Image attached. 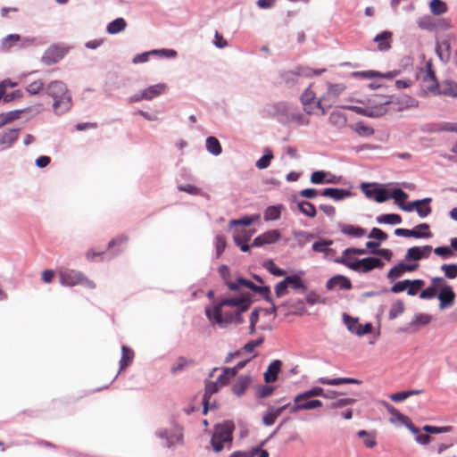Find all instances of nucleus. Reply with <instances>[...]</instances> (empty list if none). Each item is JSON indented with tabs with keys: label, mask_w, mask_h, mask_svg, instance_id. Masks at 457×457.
Wrapping results in <instances>:
<instances>
[{
	"label": "nucleus",
	"mask_w": 457,
	"mask_h": 457,
	"mask_svg": "<svg viewBox=\"0 0 457 457\" xmlns=\"http://www.w3.org/2000/svg\"><path fill=\"white\" fill-rule=\"evenodd\" d=\"M205 145L206 149L213 155H219L222 152V147L219 140L214 137H208Z\"/></svg>",
	"instance_id": "obj_37"
},
{
	"label": "nucleus",
	"mask_w": 457,
	"mask_h": 457,
	"mask_svg": "<svg viewBox=\"0 0 457 457\" xmlns=\"http://www.w3.org/2000/svg\"><path fill=\"white\" fill-rule=\"evenodd\" d=\"M345 87L343 84H330L327 92L317 101L318 109L321 114H326L327 111L336 103L337 98L344 92Z\"/></svg>",
	"instance_id": "obj_5"
},
{
	"label": "nucleus",
	"mask_w": 457,
	"mask_h": 457,
	"mask_svg": "<svg viewBox=\"0 0 457 457\" xmlns=\"http://www.w3.org/2000/svg\"><path fill=\"white\" fill-rule=\"evenodd\" d=\"M21 111L16 110L0 114V129L5 125L18 120L21 117Z\"/></svg>",
	"instance_id": "obj_35"
},
{
	"label": "nucleus",
	"mask_w": 457,
	"mask_h": 457,
	"mask_svg": "<svg viewBox=\"0 0 457 457\" xmlns=\"http://www.w3.org/2000/svg\"><path fill=\"white\" fill-rule=\"evenodd\" d=\"M359 260L353 257L351 252H347V248L343 252L342 256L335 259L337 263L343 264L351 269L353 263L358 262Z\"/></svg>",
	"instance_id": "obj_39"
},
{
	"label": "nucleus",
	"mask_w": 457,
	"mask_h": 457,
	"mask_svg": "<svg viewBox=\"0 0 457 457\" xmlns=\"http://www.w3.org/2000/svg\"><path fill=\"white\" fill-rule=\"evenodd\" d=\"M392 36V32L383 31L375 37L374 41L378 43L379 51H387L391 48Z\"/></svg>",
	"instance_id": "obj_25"
},
{
	"label": "nucleus",
	"mask_w": 457,
	"mask_h": 457,
	"mask_svg": "<svg viewBox=\"0 0 457 457\" xmlns=\"http://www.w3.org/2000/svg\"><path fill=\"white\" fill-rule=\"evenodd\" d=\"M319 383L322 385H329V386H338L342 384H356L360 385L361 382L356 378H320Z\"/></svg>",
	"instance_id": "obj_28"
},
{
	"label": "nucleus",
	"mask_w": 457,
	"mask_h": 457,
	"mask_svg": "<svg viewBox=\"0 0 457 457\" xmlns=\"http://www.w3.org/2000/svg\"><path fill=\"white\" fill-rule=\"evenodd\" d=\"M228 287L232 291H237L241 287H246L252 290L253 292L259 294L271 304V307L270 309L260 310L263 312L266 315L273 314L274 316H276L278 307L273 303L270 297V290L269 287H259L247 279L238 278L235 282H228Z\"/></svg>",
	"instance_id": "obj_2"
},
{
	"label": "nucleus",
	"mask_w": 457,
	"mask_h": 457,
	"mask_svg": "<svg viewBox=\"0 0 457 457\" xmlns=\"http://www.w3.org/2000/svg\"><path fill=\"white\" fill-rule=\"evenodd\" d=\"M432 251L430 245L413 246L407 250L405 259L407 261H420L423 258H428Z\"/></svg>",
	"instance_id": "obj_17"
},
{
	"label": "nucleus",
	"mask_w": 457,
	"mask_h": 457,
	"mask_svg": "<svg viewBox=\"0 0 457 457\" xmlns=\"http://www.w3.org/2000/svg\"><path fill=\"white\" fill-rule=\"evenodd\" d=\"M167 90V85L164 83H159L153 85L144 89L143 96L145 100H152L153 98L161 96Z\"/></svg>",
	"instance_id": "obj_24"
},
{
	"label": "nucleus",
	"mask_w": 457,
	"mask_h": 457,
	"mask_svg": "<svg viewBox=\"0 0 457 457\" xmlns=\"http://www.w3.org/2000/svg\"><path fill=\"white\" fill-rule=\"evenodd\" d=\"M372 185L362 183L361 188L368 198L374 199L378 203H383L390 198L388 192L384 188L373 187Z\"/></svg>",
	"instance_id": "obj_12"
},
{
	"label": "nucleus",
	"mask_w": 457,
	"mask_h": 457,
	"mask_svg": "<svg viewBox=\"0 0 457 457\" xmlns=\"http://www.w3.org/2000/svg\"><path fill=\"white\" fill-rule=\"evenodd\" d=\"M251 236L252 235L246 231H244L242 235H234V241L236 245L240 247L241 251L247 252L249 250L250 246L247 245V241L250 239Z\"/></svg>",
	"instance_id": "obj_38"
},
{
	"label": "nucleus",
	"mask_w": 457,
	"mask_h": 457,
	"mask_svg": "<svg viewBox=\"0 0 457 457\" xmlns=\"http://www.w3.org/2000/svg\"><path fill=\"white\" fill-rule=\"evenodd\" d=\"M441 270L444 271L445 276L450 279L457 277V264H443Z\"/></svg>",
	"instance_id": "obj_56"
},
{
	"label": "nucleus",
	"mask_w": 457,
	"mask_h": 457,
	"mask_svg": "<svg viewBox=\"0 0 457 457\" xmlns=\"http://www.w3.org/2000/svg\"><path fill=\"white\" fill-rule=\"evenodd\" d=\"M221 386L217 381H208L205 384L204 394L203 397L204 410L203 413L206 414L209 409L210 399L212 395L216 394Z\"/></svg>",
	"instance_id": "obj_19"
},
{
	"label": "nucleus",
	"mask_w": 457,
	"mask_h": 457,
	"mask_svg": "<svg viewBox=\"0 0 457 457\" xmlns=\"http://www.w3.org/2000/svg\"><path fill=\"white\" fill-rule=\"evenodd\" d=\"M298 209L301 212H303L304 215L310 218H314L317 214L315 206L312 204L306 201L298 203Z\"/></svg>",
	"instance_id": "obj_42"
},
{
	"label": "nucleus",
	"mask_w": 457,
	"mask_h": 457,
	"mask_svg": "<svg viewBox=\"0 0 457 457\" xmlns=\"http://www.w3.org/2000/svg\"><path fill=\"white\" fill-rule=\"evenodd\" d=\"M295 404L290 407V412L295 413L303 410H312L321 407L322 402L320 400H311L308 396H304L303 394L297 395L294 399Z\"/></svg>",
	"instance_id": "obj_7"
},
{
	"label": "nucleus",
	"mask_w": 457,
	"mask_h": 457,
	"mask_svg": "<svg viewBox=\"0 0 457 457\" xmlns=\"http://www.w3.org/2000/svg\"><path fill=\"white\" fill-rule=\"evenodd\" d=\"M283 209L282 205H272L266 208L264 212V220H276L280 218L281 211Z\"/></svg>",
	"instance_id": "obj_36"
},
{
	"label": "nucleus",
	"mask_w": 457,
	"mask_h": 457,
	"mask_svg": "<svg viewBox=\"0 0 457 457\" xmlns=\"http://www.w3.org/2000/svg\"><path fill=\"white\" fill-rule=\"evenodd\" d=\"M378 100H374L375 104L368 106V107H360V106H347L346 108L355 112L356 113L376 118L381 117L387 112L386 105L392 103L391 96H378Z\"/></svg>",
	"instance_id": "obj_3"
},
{
	"label": "nucleus",
	"mask_w": 457,
	"mask_h": 457,
	"mask_svg": "<svg viewBox=\"0 0 457 457\" xmlns=\"http://www.w3.org/2000/svg\"><path fill=\"white\" fill-rule=\"evenodd\" d=\"M251 383L252 378L250 376H240L235 381L232 386V391L235 395L240 396L245 393Z\"/></svg>",
	"instance_id": "obj_27"
},
{
	"label": "nucleus",
	"mask_w": 457,
	"mask_h": 457,
	"mask_svg": "<svg viewBox=\"0 0 457 457\" xmlns=\"http://www.w3.org/2000/svg\"><path fill=\"white\" fill-rule=\"evenodd\" d=\"M358 436L364 438L363 444L368 448H373L377 444L374 436L368 433L366 430H360L358 432Z\"/></svg>",
	"instance_id": "obj_55"
},
{
	"label": "nucleus",
	"mask_w": 457,
	"mask_h": 457,
	"mask_svg": "<svg viewBox=\"0 0 457 457\" xmlns=\"http://www.w3.org/2000/svg\"><path fill=\"white\" fill-rule=\"evenodd\" d=\"M377 221L378 223L385 224H399L402 222V218L398 214L391 213V214H383L377 217Z\"/></svg>",
	"instance_id": "obj_46"
},
{
	"label": "nucleus",
	"mask_w": 457,
	"mask_h": 457,
	"mask_svg": "<svg viewBox=\"0 0 457 457\" xmlns=\"http://www.w3.org/2000/svg\"><path fill=\"white\" fill-rule=\"evenodd\" d=\"M286 278L289 287H291L294 289H300L303 292H306L307 288L299 276L293 275L287 276Z\"/></svg>",
	"instance_id": "obj_45"
},
{
	"label": "nucleus",
	"mask_w": 457,
	"mask_h": 457,
	"mask_svg": "<svg viewBox=\"0 0 457 457\" xmlns=\"http://www.w3.org/2000/svg\"><path fill=\"white\" fill-rule=\"evenodd\" d=\"M457 41V35L448 34L436 43V52L439 59L447 62L451 58V44Z\"/></svg>",
	"instance_id": "obj_6"
},
{
	"label": "nucleus",
	"mask_w": 457,
	"mask_h": 457,
	"mask_svg": "<svg viewBox=\"0 0 457 457\" xmlns=\"http://www.w3.org/2000/svg\"><path fill=\"white\" fill-rule=\"evenodd\" d=\"M264 267L274 276L281 277L286 274V271L278 268L271 260L266 261L264 262Z\"/></svg>",
	"instance_id": "obj_54"
},
{
	"label": "nucleus",
	"mask_w": 457,
	"mask_h": 457,
	"mask_svg": "<svg viewBox=\"0 0 457 457\" xmlns=\"http://www.w3.org/2000/svg\"><path fill=\"white\" fill-rule=\"evenodd\" d=\"M352 287L351 280L343 275H336L326 283V288L328 290H333L337 287L343 290H350Z\"/></svg>",
	"instance_id": "obj_18"
},
{
	"label": "nucleus",
	"mask_w": 457,
	"mask_h": 457,
	"mask_svg": "<svg viewBox=\"0 0 457 457\" xmlns=\"http://www.w3.org/2000/svg\"><path fill=\"white\" fill-rule=\"evenodd\" d=\"M59 278L62 285L70 287L81 284L85 280V278L79 272L69 270L60 271Z\"/></svg>",
	"instance_id": "obj_14"
},
{
	"label": "nucleus",
	"mask_w": 457,
	"mask_h": 457,
	"mask_svg": "<svg viewBox=\"0 0 457 457\" xmlns=\"http://www.w3.org/2000/svg\"><path fill=\"white\" fill-rule=\"evenodd\" d=\"M354 130L360 136L364 137H369L374 134V129L371 127L364 124L363 122H357L354 125Z\"/></svg>",
	"instance_id": "obj_53"
},
{
	"label": "nucleus",
	"mask_w": 457,
	"mask_h": 457,
	"mask_svg": "<svg viewBox=\"0 0 457 457\" xmlns=\"http://www.w3.org/2000/svg\"><path fill=\"white\" fill-rule=\"evenodd\" d=\"M263 341H264L263 337H261L255 340H250L248 343H246L244 345V350L246 353H253L256 347L260 346L263 343Z\"/></svg>",
	"instance_id": "obj_61"
},
{
	"label": "nucleus",
	"mask_w": 457,
	"mask_h": 457,
	"mask_svg": "<svg viewBox=\"0 0 457 457\" xmlns=\"http://www.w3.org/2000/svg\"><path fill=\"white\" fill-rule=\"evenodd\" d=\"M289 406V403L284 404L279 408L269 407L267 412L262 418V421L266 426H271L275 423L277 418L281 412Z\"/></svg>",
	"instance_id": "obj_23"
},
{
	"label": "nucleus",
	"mask_w": 457,
	"mask_h": 457,
	"mask_svg": "<svg viewBox=\"0 0 457 457\" xmlns=\"http://www.w3.org/2000/svg\"><path fill=\"white\" fill-rule=\"evenodd\" d=\"M272 159H273V154H272L271 150L266 149L263 156L256 162V167L260 170L266 169L270 166V161Z\"/></svg>",
	"instance_id": "obj_48"
},
{
	"label": "nucleus",
	"mask_w": 457,
	"mask_h": 457,
	"mask_svg": "<svg viewBox=\"0 0 457 457\" xmlns=\"http://www.w3.org/2000/svg\"><path fill=\"white\" fill-rule=\"evenodd\" d=\"M437 298L440 301L439 308L441 310L449 308L454 304L455 293L453 292L452 287L447 285L445 281L441 287H439Z\"/></svg>",
	"instance_id": "obj_11"
},
{
	"label": "nucleus",
	"mask_w": 457,
	"mask_h": 457,
	"mask_svg": "<svg viewBox=\"0 0 457 457\" xmlns=\"http://www.w3.org/2000/svg\"><path fill=\"white\" fill-rule=\"evenodd\" d=\"M134 359V352L126 345L121 347V358L120 361V370H125L129 365L131 364Z\"/></svg>",
	"instance_id": "obj_30"
},
{
	"label": "nucleus",
	"mask_w": 457,
	"mask_h": 457,
	"mask_svg": "<svg viewBox=\"0 0 457 457\" xmlns=\"http://www.w3.org/2000/svg\"><path fill=\"white\" fill-rule=\"evenodd\" d=\"M20 129H8L0 132V149L4 150L11 147L18 139Z\"/></svg>",
	"instance_id": "obj_15"
},
{
	"label": "nucleus",
	"mask_w": 457,
	"mask_h": 457,
	"mask_svg": "<svg viewBox=\"0 0 457 457\" xmlns=\"http://www.w3.org/2000/svg\"><path fill=\"white\" fill-rule=\"evenodd\" d=\"M420 201H421V204L416 207V211L420 217L424 218L431 213V207L429 206V203L431 202V199L425 198Z\"/></svg>",
	"instance_id": "obj_50"
},
{
	"label": "nucleus",
	"mask_w": 457,
	"mask_h": 457,
	"mask_svg": "<svg viewBox=\"0 0 457 457\" xmlns=\"http://www.w3.org/2000/svg\"><path fill=\"white\" fill-rule=\"evenodd\" d=\"M429 9L434 15H441L447 12L448 6L446 3L442 0H431Z\"/></svg>",
	"instance_id": "obj_34"
},
{
	"label": "nucleus",
	"mask_w": 457,
	"mask_h": 457,
	"mask_svg": "<svg viewBox=\"0 0 457 457\" xmlns=\"http://www.w3.org/2000/svg\"><path fill=\"white\" fill-rule=\"evenodd\" d=\"M331 245V240H320L313 243L312 250L317 253H324L328 254V253L332 252V250L329 249V245Z\"/></svg>",
	"instance_id": "obj_47"
},
{
	"label": "nucleus",
	"mask_w": 457,
	"mask_h": 457,
	"mask_svg": "<svg viewBox=\"0 0 457 457\" xmlns=\"http://www.w3.org/2000/svg\"><path fill=\"white\" fill-rule=\"evenodd\" d=\"M300 75L309 76L310 73L303 72L300 68H297L295 71H285L282 77L284 80L288 83L290 81H294L295 78Z\"/></svg>",
	"instance_id": "obj_57"
},
{
	"label": "nucleus",
	"mask_w": 457,
	"mask_h": 457,
	"mask_svg": "<svg viewBox=\"0 0 457 457\" xmlns=\"http://www.w3.org/2000/svg\"><path fill=\"white\" fill-rule=\"evenodd\" d=\"M127 27V22L123 18H117L111 21L106 28V31L109 34H117L123 31Z\"/></svg>",
	"instance_id": "obj_31"
},
{
	"label": "nucleus",
	"mask_w": 457,
	"mask_h": 457,
	"mask_svg": "<svg viewBox=\"0 0 457 457\" xmlns=\"http://www.w3.org/2000/svg\"><path fill=\"white\" fill-rule=\"evenodd\" d=\"M59 93H62V96L59 97V110L62 112H67L71 107V96L67 91L64 86L59 84Z\"/></svg>",
	"instance_id": "obj_29"
},
{
	"label": "nucleus",
	"mask_w": 457,
	"mask_h": 457,
	"mask_svg": "<svg viewBox=\"0 0 457 457\" xmlns=\"http://www.w3.org/2000/svg\"><path fill=\"white\" fill-rule=\"evenodd\" d=\"M260 309H254L250 315V326H249V334L253 335L255 332V326L259 320V312Z\"/></svg>",
	"instance_id": "obj_60"
},
{
	"label": "nucleus",
	"mask_w": 457,
	"mask_h": 457,
	"mask_svg": "<svg viewBox=\"0 0 457 457\" xmlns=\"http://www.w3.org/2000/svg\"><path fill=\"white\" fill-rule=\"evenodd\" d=\"M384 262L376 257H368L359 260L358 262L353 263L351 270L356 272L367 273L374 269H381Z\"/></svg>",
	"instance_id": "obj_8"
},
{
	"label": "nucleus",
	"mask_w": 457,
	"mask_h": 457,
	"mask_svg": "<svg viewBox=\"0 0 457 457\" xmlns=\"http://www.w3.org/2000/svg\"><path fill=\"white\" fill-rule=\"evenodd\" d=\"M317 101L316 94L311 89V87L306 88L301 96L303 110L308 114L314 113L315 110L318 109Z\"/></svg>",
	"instance_id": "obj_16"
},
{
	"label": "nucleus",
	"mask_w": 457,
	"mask_h": 457,
	"mask_svg": "<svg viewBox=\"0 0 457 457\" xmlns=\"http://www.w3.org/2000/svg\"><path fill=\"white\" fill-rule=\"evenodd\" d=\"M384 406L386 408L388 412L392 415L390 421L395 423V421L401 422L404 425L412 434H418L420 431V428H416L411 422V419L403 414H402L398 410H396L394 406L388 404L384 402Z\"/></svg>",
	"instance_id": "obj_9"
},
{
	"label": "nucleus",
	"mask_w": 457,
	"mask_h": 457,
	"mask_svg": "<svg viewBox=\"0 0 457 457\" xmlns=\"http://www.w3.org/2000/svg\"><path fill=\"white\" fill-rule=\"evenodd\" d=\"M432 320V317L427 313L416 314L413 320L411 322V326H426Z\"/></svg>",
	"instance_id": "obj_51"
},
{
	"label": "nucleus",
	"mask_w": 457,
	"mask_h": 457,
	"mask_svg": "<svg viewBox=\"0 0 457 457\" xmlns=\"http://www.w3.org/2000/svg\"><path fill=\"white\" fill-rule=\"evenodd\" d=\"M270 453L268 451L262 449L261 447L253 448L248 452V457H269Z\"/></svg>",
	"instance_id": "obj_64"
},
{
	"label": "nucleus",
	"mask_w": 457,
	"mask_h": 457,
	"mask_svg": "<svg viewBox=\"0 0 457 457\" xmlns=\"http://www.w3.org/2000/svg\"><path fill=\"white\" fill-rule=\"evenodd\" d=\"M227 246L226 238L222 235H217L215 238L216 255L219 258Z\"/></svg>",
	"instance_id": "obj_58"
},
{
	"label": "nucleus",
	"mask_w": 457,
	"mask_h": 457,
	"mask_svg": "<svg viewBox=\"0 0 457 457\" xmlns=\"http://www.w3.org/2000/svg\"><path fill=\"white\" fill-rule=\"evenodd\" d=\"M237 375L236 369L225 368L223 372L218 377L217 382L222 387L226 386L231 378Z\"/></svg>",
	"instance_id": "obj_41"
},
{
	"label": "nucleus",
	"mask_w": 457,
	"mask_h": 457,
	"mask_svg": "<svg viewBox=\"0 0 457 457\" xmlns=\"http://www.w3.org/2000/svg\"><path fill=\"white\" fill-rule=\"evenodd\" d=\"M341 231L348 236L353 237H361L365 235L366 230L361 227L353 226V225H342L341 226Z\"/></svg>",
	"instance_id": "obj_32"
},
{
	"label": "nucleus",
	"mask_w": 457,
	"mask_h": 457,
	"mask_svg": "<svg viewBox=\"0 0 457 457\" xmlns=\"http://www.w3.org/2000/svg\"><path fill=\"white\" fill-rule=\"evenodd\" d=\"M345 323L349 329L353 334L357 335V331L361 330V325L358 322V320L355 318H352L346 314L344 315Z\"/></svg>",
	"instance_id": "obj_49"
},
{
	"label": "nucleus",
	"mask_w": 457,
	"mask_h": 457,
	"mask_svg": "<svg viewBox=\"0 0 457 457\" xmlns=\"http://www.w3.org/2000/svg\"><path fill=\"white\" fill-rule=\"evenodd\" d=\"M280 234L278 230L267 231L254 238L253 245L261 246L266 244H273L278 240Z\"/></svg>",
	"instance_id": "obj_22"
},
{
	"label": "nucleus",
	"mask_w": 457,
	"mask_h": 457,
	"mask_svg": "<svg viewBox=\"0 0 457 457\" xmlns=\"http://www.w3.org/2000/svg\"><path fill=\"white\" fill-rule=\"evenodd\" d=\"M250 295H243L240 297L222 299L214 303L212 308L205 310V314L212 326L225 328L232 323L241 324L244 320L242 313L251 304Z\"/></svg>",
	"instance_id": "obj_1"
},
{
	"label": "nucleus",
	"mask_w": 457,
	"mask_h": 457,
	"mask_svg": "<svg viewBox=\"0 0 457 457\" xmlns=\"http://www.w3.org/2000/svg\"><path fill=\"white\" fill-rule=\"evenodd\" d=\"M354 398H337L328 405V409L337 410L339 408H344L345 406L351 405L355 403Z\"/></svg>",
	"instance_id": "obj_44"
},
{
	"label": "nucleus",
	"mask_w": 457,
	"mask_h": 457,
	"mask_svg": "<svg viewBox=\"0 0 457 457\" xmlns=\"http://www.w3.org/2000/svg\"><path fill=\"white\" fill-rule=\"evenodd\" d=\"M405 310L404 303L402 300H397L392 303L388 312L389 320H395L401 315Z\"/></svg>",
	"instance_id": "obj_40"
},
{
	"label": "nucleus",
	"mask_w": 457,
	"mask_h": 457,
	"mask_svg": "<svg viewBox=\"0 0 457 457\" xmlns=\"http://www.w3.org/2000/svg\"><path fill=\"white\" fill-rule=\"evenodd\" d=\"M327 173L322 170L314 171L311 176V182L313 184L325 183Z\"/></svg>",
	"instance_id": "obj_62"
},
{
	"label": "nucleus",
	"mask_w": 457,
	"mask_h": 457,
	"mask_svg": "<svg viewBox=\"0 0 457 457\" xmlns=\"http://www.w3.org/2000/svg\"><path fill=\"white\" fill-rule=\"evenodd\" d=\"M445 283V279L440 277H435L431 279V285L426 289L422 290L420 294V297L422 299H431L436 295L439 287Z\"/></svg>",
	"instance_id": "obj_20"
},
{
	"label": "nucleus",
	"mask_w": 457,
	"mask_h": 457,
	"mask_svg": "<svg viewBox=\"0 0 457 457\" xmlns=\"http://www.w3.org/2000/svg\"><path fill=\"white\" fill-rule=\"evenodd\" d=\"M233 432V424L231 422H224L217 425L212 437V445L215 452L223 449L224 443L231 442Z\"/></svg>",
	"instance_id": "obj_4"
},
{
	"label": "nucleus",
	"mask_w": 457,
	"mask_h": 457,
	"mask_svg": "<svg viewBox=\"0 0 457 457\" xmlns=\"http://www.w3.org/2000/svg\"><path fill=\"white\" fill-rule=\"evenodd\" d=\"M411 231H413L418 235L417 237H414L415 238H429L432 237V234L429 231V225L427 223H421L416 226L413 229H411Z\"/></svg>",
	"instance_id": "obj_43"
},
{
	"label": "nucleus",
	"mask_w": 457,
	"mask_h": 457,
	"mask_svg": "<svg viewBox=\"0 0 457 457\" xmlns=\"http://www.w3.org/2000/svg\"><path fill=\"white\" fill-rule=\"evenodd\" d=\"M419 268V264L415 263H404L400 262L397 265L394 266L387 273V278L391 281L395 280L396 278H401L405 272H411L416 270Z\"/></svg>",
	"instance_id": "obj_13"
},
{
	"label": "nucleus",
	"mask_w": 457,
	"mask_h": 457,
	"mask_svg": "<svg viewBox=\"0 0 457 457\" xmlns=\"http://www.w3.org/2000/svg\"><path fill=\"white\" fill-rule=\"evenodd\" d=\"M320 195L339 201L351 196L352 193L346 189L325 188L321 191Z\"/></svg>",
	"instance_id": "obj_26"
},
{
	"label": "nucleus",
	"mask_w": 457,
	"mask_h": 457,
	"mask_svg": "<svg viewBox=\"0 0 457 457\" xmlns=\"http://www.w3.org/2000/svg\"><path fill=\"white\" fill-rule=\"evenodd\" d=\"M370 238H375L380 241H385L387 239L388 236L386 233L382 231L380 228H373L369 234Z\"/></svg>",
	"instance_id": "obj_63"
},
{
	"label": "nucleus",
	"mask_w": 457,
	"mask_h": 457,
	"mask_svg": "<svg viewBox=\"0 0 457 457\" xmlns=\"http://www.w3.org/2000/svg\"><path fill=\"white\" fill-rule=\"evenodd\" d=\"M424 393L423 389L401 391L390 395V399L394 402H401L412 395H418Z\"/></svg>",
	"instance_id": "obj_33"
},
{
	"label": "nucleus",
	"mask_w": 457,
	"mask_h": 457,
	"mask_svg": "<svg viewBox=\"0 0 457 457\" xmlns=\"http://www.w3.org/2000/svg\"><path fill=\"white\" fill-rule=\"evenodd\" d=\"M428 76L436 84L438 94L445 95L451 97H457V83L453 80H445L441 83H437L436 79V74L428 69Z\"/></svg>",
	"instance_id": "obj_10"
},
{
	"label": "nucleus",
	"mask_w": 457,
	"mask_h": 457,
	"mask_svg": "<svg viewBox=\"0 0 457 457\" xmlns=\"http://www.w3.org/2000/svg\"><path fill=\"white\" fill-rule=\"evenodd\" d=\"M425 285L424 280L422 279H415L410 280V284L407 287V294L409 295H415L419 292L420 288H422Z\"/></svg>",
	"instance_id": "obj_52"
},
{
	"label": "nucleus",
	"mask_w": 457,
	"mask_h": 457,
	"mask_svg": "<svg viewBox=\"0 0 457 457\" xmlns=\"http://www.w3.org/2000/svg\"><path fill=\"white\" fill-rule=\"evenodd\" d=\"M282 361L280 360L272 361L266 371L264 372V380L266 383L275 382L278 379V375L281 370Z\"/></svg>",
	"instance_id": "obj_21"
},
{
	"label": "nucleus",
	"mask_w": 457,
	"mask_h": 457,
	"mask_svg": "<svg viewBox=\"0 0 457 457\" xmlns=\"http://www.w3.org/2000/svg\"><path fill=\"white\" fill-rule=\"evenodd\" d=\"M288 283L287 282V278L284 280L278 282L275 287V294L277 297H282L287 294L288 290Z\"/></svg>",
	"instance_id": "obj_59"
}]
</instances>
